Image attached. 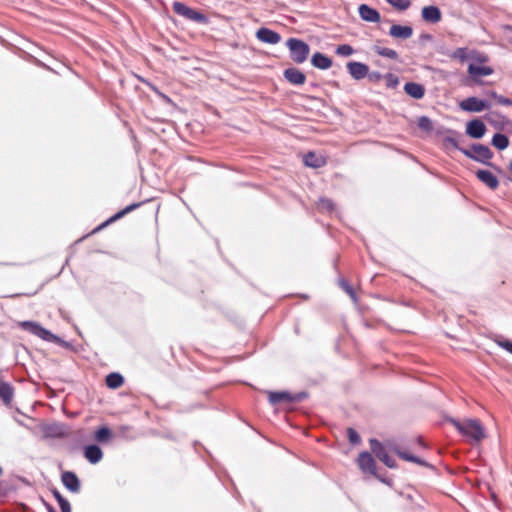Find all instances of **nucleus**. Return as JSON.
I'll list each match as a JSON object with an SVG mask.
<instances>
[{
    "mask_svg": "<svg viewBox=\"0 0 512 512\" xmlns=\"http://www.w3.org/2000/svg\"><path fill=\"white\" fill-rule=\"evenodd\" d=\"M451 423L471 444L479 443L486 438L485 429L477 419H452Z\"/></svg>",
    "mask_w": 512,
    "mask_h": 512,
    "instance_id": "nucleus-1",
    "label": "nucleus"
},
{
    "mask_svg": "<svg viewBox=\"0 0 512 512\" xmlns=\"http://www.w3.org/2000/svg\"><path fill=\"white\" fill-rule=\"evenodd\" d=\"M286 45L290 51V57L295 63H303L310 52L309 45L302 40L290 38L287 40Z\"/></svg>",
    "mask_w": 512,
    "mask_h": 512,
    "instance_id": "nucleus-2",
    "label": "nucleus"
},
{
    "mask_svg": "<svg viewBox=\"0 0 512 512\" xmlns=\"http://www.w3.org/2000/svg\"><path fill=\"white\" fill-rule=\"evenodd\" d=\"M492 103L487 99H480L477 97H468L459 103V107L466 112L480 113L484 110L490 109Z\"/></svg>",
    "mask_w": 512,
    "mask_h": 512,
    "instance_id": "nucleus-3",
    "label": "nucleus"
},
{
    "mask_svg": "<svg viewBox=\"0 0 512 512\" xmlns=\"http://www.w3.org/2000/svg\"><path fill=\"white\" fill-rule=\"evenodd\" d=\"M462 152L467 157L483 164H489V160L493 156L492 151L487 146L481 144H474L469 150L462 149Z\"/></svg>",
    "mask_w": 512,
    "mask_h": 512,
    "instance_id": "nucleus-4",
    "label": "nucleus"
},
{
    "mask_svg": "<svg viewBox=\"0 0 512 512\" xmlns=\"http://www.w3.org/2000/svg\"><path fill=\"white\" fill-rule=\"evenodd\" d=\"M173 11L176 14L185 17L186 19H189V20H192V21H195L198 23H203L206 21V16L204 14L188 7L187 5H185L182 2H178V1L174 2L173 3Z\"/></svg>",
    "mask_w": 512,
    "mask_h": 512,
    "instance_id": "nucleus-5",
    "label": "nucleus"
},
{
    "mask_svg": "<svg viewBox=\"0 0 512 512\" xmlns=\"http://www.w3.org/2000/svg\"><path fill=\"white\" fill-rule=\"evenodd\" d=\"M494 70L489 66H484L482 64H476L474 62L468 63V73L470 76V81L475 84H480V77L489 76L493 74Z\"/></svg>",
    "mask_w": 512,
    "mask_h": 512,
    "instance_id": "nucleus-6",
    "label": "nucleus"
},
{
    "mask_svg": "<svg viewBox=\"0 0 512 512\" xmlns=\"http://www.w3.org/2000/svg\"><path fill=\"white\" fill-rule=\"evenodd\" d=\"M19 326L25 331H28L44 340H49L53 336L50 331L33 321L20 322Z\"/></svg>",
    "mask_w": 512,
    "mask_h": 512,
    "instance_id": "nucleus-7",
    "label": "nucleus"
},
{
    "mask_svg": "<svg viewBox=\"0 0 512 512\" xmlns=\"http://www.w3.org/2000/svg\"><path fill=\"white\" fill-rule=\"evenodd\" d=\"M256 38L267 44H278L281 41V35L269 28L261 27L256 31Z\"/></svg>",
    "mask_w": 512,
    "mask_h": 512,
    "instance_id": "nucleus-8",
    "label": "nucleus"
},
{
    "mask_svg": "<svg viewBox=\"0 0 512 512\" xmlns=\"http://www.w3.org/2000/svg\"><path fill=\"white\" fill-rule=\"evenodd\" d=\"M61 481L70 492L78 493L80 491V480L74 472L64 471L61 474Z\"/></svg>",
    "mask_w": 512,
    "mask_h": 512,
    "instance_id": "nucleus-9",
    "label": "nucleus"
},
{
    "mask_svg": "<svg viewBox=\"0 0 512 512\" xmlns=\"http://www.w3.org/2000/svg\"><path fill=\"white\" fill-rule=\"evenodd\" d=\"M371 450L386 466L389 468L395 467V461L389 457L387 451L377 440H371Z\"/></svg>",
    "mask_w": 512,
    "mask_h": 512,
    "instance_id": "nucleus-10",
    "label": "nucleus"
},
{
    "mask_svg": "<svg viewBox=\"0 0 512 512\" xmlns=\"http://www.w3.org/2000/svg\"><path fill=\"white\" fill-rule=\"evenodd\" d=\"M466 133L472 138L480 139L486 133V126L481 120L474 119L467 123Z\"/></svg>",
    "mask_w": 512,
    "mask_h": 512,
    "instance_id": "nucleus-11",
    "label": "nucleus"
},
{
    "mask_svg": "<svg viewBox=\"0 0 512 512\" xmlns=\"http://www.w3.org/2000/svg\"><path fill=\"white\" fill-rule=\"evenodd\" d=\"M421 16L428 23H438L442 19V13L437 6H425L421 10Z\"/></svg>",
    "mask_w": 512,
    "mask_h": 512,
    "instance_id": "nucleus-12",
    "label": "nucleus"
},
{
    "mask_svg": "<svg viewBox=\"0 0 512 512\" xmlns=\"http://www.w3.org/2000/svg\"><path fill=\"white\" fill-rule=\"evenodd\" d=\"M83 454L85 459L91 464H97L103 458V451L95 444L85 446Z\"/></svg>",
    "mask_w": 512,
    "mask_h": 512,
    "instance_id": "nucleus-13",
    "label": "nucleus"
},
{
    "mask_svg": "<svg viewBox=\"0 0 512 512\" xmlns=\"http://www.w3.org/2000/svg\"><path fill=\"white\" fill-rule=\"evenodd\" d=\"M142 205L141 202L139 203H133L131 205H128L127 207H125L124 209H122L121 211L117 212L115 215H113L112 217H110L107 221H105L104 223H102L101 225H99L97 228H95L93 230V233L95 232H98L100 231L102 228L106 227L107 225H109L110 223L112 222H115L116 220L122 218L123 216H125L126 214H128L129 212L135 210L136 208L140 207Z\"/></svg>",
    "mask_w": 512,
    "mask_h": 512,
    "instance_id": "nucleus-14",
    "label": "nucleus"
},
{
    "mask_svg": "<svg viewBox=\"0 0 512 512\" xmlns=\"http://www.w3.org/2000/svg\"><path fill=\"white\" fill-rule=\"evenodd\" d=\"M284 77L294 85H302L306 81L305 74L297 68H288L284 71Z\"/></svg>",
    "mask_w": 512,
    "mask_h": 512,
    "instance_id": "nucleus-15",
    "label": "nucleus"
},
{
    "mask_svg": "<svg viewBox=\"0 0 512 512\" xmlns=\"http://www.w3.org/2000/svg\"><path fill=\"white\" fill-rule=\"evenodd\" d=\"M487 121L498 130H512V122L505 118L495 114H490L487 116Z\"/></svg>",
    "mask_w": 512,
    "mask_h": 512,
    "instance_id": "nucleus-16",
    "label": "nucleus"
},
{
    "mask_svg": "<svg viewBox=\"0 0 512 512\" xmlns=\"http://www.w3.org/2000/svg\"><path fill=\"white\" fill-rule=\"evenodd\" d=\"M358 465L360 469L365 473L374 474L375 472V463L369 453L360 454L358 458Z\"/></svg>",
    "mask_w": 512,
    "mask_h": 512,
    "instance_id": "nucleus-17",
    "label": "nucleus"
},
{
    "mask_svg": "<svg viewBox=\"0 0 512 512\" xmlns=\"http://www.w3.org/2000/svg\"><path fill=\"white\" fill-rule=\"evenodd\" d=\"M304 164L311 168H320L326 164V159L315 152H308L304 156Z\"/></svg>",
    "mask_w": 512,
    "mask_h": 512,
    "instance_id": "nucleus-18",
    "label": "nucleus"
},
{
    "mask_svg": "<svg viewBox=\"0 0 512 512\" xmlns=\"http://www.w3.org/2000/svg\"><path fill=\"white\" fill-rule=\"evenodd\" d=\"M389 34L394 38L408 39L412 36L413 30L410 26L392 25Z\"/></svg>",
    "mask_w": 512,
    "mask_h": 512,
    "instance_id": "nucleus-19",
    "label": "nucleus"
},
{
    "mask_svg": "<svg viewBox=\"0 0 512 512\" xmlns=\"http://www.w3.org/2000/svg\"><path fill=\"white\" fill-rule=\"evenodd\" d=\"M358 10L361 18L365 21L378 22L380 20L378 11L367 5H360Z\"/></svg>",
    "mask_w": 512,
    "mask_h": 512,
    "instance_id": "nucleus-20",
    "label": "nucleus"
},
{
    "mask_svg": "<svg viewBox=\"0 0 512 512\" xmlns=\"http://www.w3.org/2000/svg\"><path fill=\"white\" fill-rule=\"evenodd\" d=\"M478 179L491 189H496L499 185L497 178L487 170H478L476 173Z\"/></svg>",
    "mask_w": 512,
    "mask_h": 512,
    "instance_id": "nucleus-21",
    "label": "nucleus"
},
{
    "mask_svg": "<svg viewBox=\"0 0 512 512\" xmlns=\"http://www.w3.org/2000/svg\"><path fill=\"white\" fill-rule=\"evenodd\" d=\"M314 67L325 70L332 66V60L324 54L317 52L311 58Z\"/></svg>",
    "mask_w": 512,
    "mask_h": 512,
    "instance_id": "nucleus-22",
    "label": "nucleus"
},
{
    "mask_svg": "<svg viewBox=\"0 0 512 512\" xmlns=\"http://www.w3.org/2000/svg\"><path fill=\"white\" fill-rule=\"evenodd\" d=\"M0 399L4 402L6 405H10L13 399V388L12 386L0 380Z\"/></svg>",
    "mask_w": 512,
    "mask_h": 512,
    "instance_id": "nucleus-23",
    "label": "nucleus"
},
{
    "mask_svg": "<svg viewBox=\"0 0 512 512\" xmlns=\"http://www.w3.org/2000/svg\"><path fill=\"white\" fill-rule=\"evenodd\" d=\"M112 437L113 433L111 429L108 428L107 426L99 427L94 432V440L97 441L98 443H108L112 439Z\"/></svg>",
    "mask_w": 512,
    "mask_h": 512,
    "instance_id": "nucleus-24",
    "label": "nucleus"
},
{
    "mask_svg": "<svg viewBox=\"0 0 512 512\" xmlns=\"http://www.w3.org/2000/svg\"><path fill=\"white\" fill-rule=\"evenodd\" d=\"M268 400L275 405L281 402H291L293 397L288 392H268Z\"/></svg>",
    "mask_w": 512,
    "mask_h": 512,
    "instance_id": "nucleus-25",
    "label": "nucleus"
},
{
    "mask_svg": "<svg viewBox=\"0 0 512 512\" xmlns=\"http://www.w3.org/2000/svg\"><path fill=\"white\" fill-rule=\"evenodd\" d=\"M105 382L107 387L117 389L123 385L124 378L121 374L113 372L106 376Z\"/></svg>",
    "mask_w": 512,
    "mask_h": 512,
    "instance_id": "nucleus-26",
    "label": "nucleus"
},
{
    "mask_svg": "<svg viewBox=\"0 0 512 512\" xmlns=\"http://www.w3.org/2000/svg\"><path fill=\"white\" fill-rule=\"evenodd\" d=\"M406 93L415 99H421L424 96V88L417 83H407L404 87Z\"/></svg>",
    "mask_w": 512,
    "mask_h": 512,
    "instance_id": "nucleus-27",
    "label": "nucleus"
},
{
    "mask_svg": "<svg viewBox=\"0 0 512 512\" xmlns=\"http://www.w3.org/2000/svg\"><path fill=\"white\" fill-rule=\"evenodd\" d=\"M391 450L393 452H395L400 458H402L403 460H406V461H410V462H414V463H417V464H420V465H426V463L424 461H422L420 458L406 452V451H403L397 447H392Z\"/></svg>",
    "mask_w": 512,
    "mask_h": 512,
    "instance_id": "nucleus-28",
    "label": "nucleus"
},
{
    "mask_svg": "<svg viewBox=\"0 0 512 512\" xmlns=\"http://www.w3.org/2000/svg\"><path fill=\"white\" fill-rule=\"evenodd\" d=\"M52 494L56 499L57 503L59 504L61 512H72L69 501L66 498H64L58 490H53Z\"/></svg>",
    "mask_w": 512,
    "mask_h": 512,
    "instance_id": "nucleus-29",
    "label": "nucleus"
},
{
    "mask_svg": "<svg viewBox=\"0 0 512 512\" xmlns=\"http://www.w3.org/2000/svg\"><path fill=\"white\" fill-rule=\"evenodd\" d=\"M487 95V100H490L492 102V100L495 101V103L497 104H500V105H504V106H512V100L509 99V98H506L502 95H499L497 94L496 92L494 91H489L486 93Z\"/></svg>",
    "mask_w": 512,
    "mask_h": 512,
    "instance_id": "nucleus-30",
    "label": "nucleus"
},
{
    "mask_svg": "<svg viewBox=\"0 0 512 512\" xmlns=\"http://www.w3.org/2000/svg\"><path fill=\"white\" fill-rule=\"evenodd\" d=\"M492 145L499 150H504L509 145L508 138L503 134H495L492 138Z\"/></svg>",
    "mask_w": 512,
    "mask_h": 512,
    "instance_id": "nucleus-31",
    "label": "nucleus"
},
{
    "mask_svg": "<svg viewBox=\"0 0 512 512\" xmlns=\"http://www.w3.org/2000/svg\"><path fill=\"white\" fill-rule=\"evenodd\" d=\"M488 61V56L484 53L477 51H470L468 54V62H474L476 64H484Z\"/></svg>",
    "mask_w": 512,
    "mask_h": 512,
    "instance_id": "nucleus-32",
    "label": "nucleus"
},
{
    "mask_svg": "<svg viewBox=\"0 0 512 512\" xmlns=\"http://www.w3.org/2000/svg\"><path fill=\"white\" fill-rule=\"evenodd\" d=\"M369 68L365 64L354 62V79H361L368 76Z\"/></svg>",
    "mask_w": 512,
    "mask_h": 512,
    "instance_id": "nucleus-33",
    "label": "nucleus"
},
{
    "mask_svg": "<svg viewBox=\"0 0 512 512\" xmlns=\"http://www.w3.org/2000/svg\"><path fill=\"white\" fill-rule=\"evenodd\" d=\"M394 8L404 11L411 6L410 0H386Z\"/></svg>",
    "mask_w": 512,
    "mask_h": 512,
    "instance_id": "nucleus-34",
    "label": "nucleus"
},
{
    "mask_svg": "<svg viewBox=\"0 0 512 512\" xmlns=\"http://www.w3.org/2000/svg\"><path fill=\"white\" fill-rule=\"evenodd\" d=\"M418 127L426 132H430L433 128L431 120L426 116H421L417 119Z\"/></svg>",
    "mask_w": 512,
    "mask_h": 512,
    "instance_id": "nucleus-35",
    "label": "nucleus"
},
{
    "mask_svg": "<svg viewBox=\"0 0 512 512\" xmlns=\"http://www.w3.org/2000/svg\"><path fill=\"white\" fill-rule=\"evenodd\" d=\"M384 79L388 88H395L399 84L397 76L393 74H387Z\"/></svg>",
    "mask_w": 512,
    "mask_h": 512,
    "instance_id": "nucleus-36",
    "label": "nucleus"
},
{
    "mask_svg": "<svg viewBox=\"0 0 512 512\" xmlns=\"http://www.w3.org/2000/svg\"><path fill=\"white\" fill-rule=\"evenodd\" d=\"M470 51H467L466 49L459 48L454 52V58L459 59L460 61H468V54Z\"/></svg>",
    "mask_w": 512,
    "mask_h": 512,
    "instance_id": "nucleus-37",
    "label": "nucleus"
},
{
    "mask_svg": "<svg viewBox=\"0 0 512 512\" xmlns=\"http://www.w3.org/2000/svg\"><path fill=\"white\" fill-rule=\"evenodd\" d=\"M378 53L382 56H385V57H388L391 59H396L398 56L397 52L390 48H381L378 50Z\"/></svg>",
    "mask_w": 512,
    "mask_h": 512,
    "instance_id": "nucleus-38",
    "label": "nucleus"
},
{
    "mask_svg": "<svg viewBox=\"0 0 512 512\" xmlns=\"http://www.w3.org/2000/svg\"><path fill=\"white\" fill-rule=\"evenodd\" d=\"M336 53L342 56H349L352 54V47L350 45H340L336 49Z\"/></svg>",
    "mask_w": 512,
    "mask_h": 512,
    "instance_id": "nucleus-39",
    "label": "nucleus"
},
{
    "mask_svg": "<svg viewBox=\"0 0 512 512\" xmlns=\"http://www.w3.org/2000/svg\"><path fill=\"white\" fill-rule=\"evenodd\" d=\"M333 203L329 199H320L318 202V207L322 210L331 211L333 210Z\"/></svg>",
    "mask_w": 512,
    "mask_h": 512,
    "instance_id": "nucleus-40",
    "label": "nucleus"
},
{
    "mask_svg": "<svg viewBox=\"0 0 512 512\" xmlns=\"http://www.w3.org/2000/svg\"><path fill=\"white\" fill-rule=\"evenodd\" d=\"M367 77L372 82H378L382 78L381 74L378 73V72H372V73L368 72V76Z\"/></svg>",
    "mask_w": 512,
    "mask_h": 512,
    "instance_id": "nucleus-41",
    "label": "nucleus"
},
{
    "mask_svg": "<svg viewBox=\"0 0 512 512\" xmlns=\"http://www.w3.org/2000/svg\"><path fill=\"white\" fill-rule=\"evenodd\" d=\"M341 287L346 291L347 294L352 296V288L350 287L349 283L345 280H340Z\"/></svg>",
    "mask_w": 512,
    "mask_h": 512,
    "instance_id": "nucleus-42",
    "label": "nucleus"
},
{
    "mask_svg": "<svg viewBox=\"0 0 512 512\" xmlns=\"http://www.w3.org/2000/svg\"><path fill=\"white\" fill-rule=\"evenodd\" d=\"M498 344L506 349L508 352H510L512 354V342L510 341H501V342H498Z\"/></svg>",
    "mask_w": 512,
    "mask_h": 512,
    "instance_id": "nucleus-43",
    "label": "nucleus"
},
{
    "mask_svg": "<svg viewBox=\"0 0 512 512\" xmlns=\"http://www.w3.org/2000/svg\"><path fill=\"white\" fill-rule=\"evenodd\" d=\"M346 438L349 441V443H352V427H348L346 429Z\"/></svg>",
    "mask_w": 512,
    "mask_h": 512,
    "instance_id": "nucleus-44",
    "label": "nucleus"
},
{
    "mask_svg": "<svg viewBox=\"0 0 512 512\" xmlns=\"http://www.w3.org/2000/svg\"><path fill=\"white\" fill-rule=\"evenodd\" d=\"M506 38L510 43H512V27H508L506 29Z\"/></svg>",
    "mask_w": 512,
    "mask_h": 512,
    "instance_id": "nucleus-45",
    "label": "nucleus"
},
{
    "mask_svg": "<svg viewBox=\"0 0 512 512\" xmlns=\"http://www.w3.org/2000/svg\"><path fill=\"white\" fill-rule=\"evenodd\" d=\"M346 68L349 71V73L352 75V61L347 62Z\"/></svg>",
    "mask_w": 512,
    "mask_h": 512,
    "instance_id": "nucleus-46",
    "label": "nucleus"
},
{
    "mask_svg": "<svg viewBox=\"0 0 512 512\" xmlns=\"http://www.w3.org/2000/svg\"><path fill=\"white\" fill-rule=\"evenodd\" d=\"M447 142L451 143L453 146H457L455 140H453L451 138L447 139Z\"/></svg>",
    "mask_w": 512,
    "mask_h": 512,
    "instance_id": "nucleus-47",
    "label": "nucleus"
},
{
    "mask_svg": "<svg viewBox=\"0 0 512 512\" xmlns=\"http://www.w3.org/2000/svg\"><path fill=\"white\" fill-rule=\"evenodd\" d=\"M50 430H51L54 434H56L57 426L51 427V428H50Z\"/></svg>",
    "mask_w": 512,
    "mask_h": 512,
    "instance_id": "nucleus-48",
    "label": "nucleus"
},
{
    "mask_svg": "<svg viewBox=\"0 0 512 512\" xmlns=\"http://www.w3.org/2000/svg\"><path fill=\"white\" fill-rule=\"evenodd\" d=\"M353 439H354V445H355L356 442L358 441V437H357V435L355 433H354Z\"/></svg>",
    "mask_w": 512,
    "mask_h": 512,
    "instance_id": "nucleus-49",
    "label": "nucleus"
},
{
    "mask_svg": "<svg viewBox=\"0 0 512 512\" xmlns=\"http://www.w3.org/2000/svg\"><path fill=\"white\" fill-rule=\"evenodd\" d=\"M342 451H343L345 454H347V453L349 452V449H345V448H343V450H342Z\"/></svg>",
    "mask_w": 512,
    "mask_h": 512,
    "instance_id": "nucleus-50",
    "label": "nucleus"
},
{
    "mask_svg": "<svg viewBox=\"0 0 512 512\" xmlns=\"http://www.w3.org/2000/svg\"><path fill=\"white\" fill-rule=\"evenodd\" d=\"M509 170L512 172V161L509 164Z\"/></svg>",
    "mask_w": 512,
    "mask_h": 512,
    "instance_id": "nucleus-51",
    "label": "nucleus"
},
{
    "mask_svg": "<svg viewBox=\"0 0 512 512\" xmlns=\"http://www.w3.org/2000/svg\"><path fill=\"white\" fill-rule=\"evenodd\" d=\"M49 512H56V511L52 507H50Z\"/></svg>",
    "mask_w": 512,
    "mask_h": 512,
    "instance_id": "nucleus-52",
    "label": "nucleus"
},
{
    "mask_svg": "<svg viewBox=\"0 0 512 512\" xmlns=\"http://www.w3.org/2000/svg\"><path fill=\"white\" fill-rule=\"evenodd\" d=\"M2 475V468L0 467V476Z\"/></svg>",
    "mask_w": 512,
    "mask_h": 512,
    "instance_id": "nucleus-53",
    "label": "nucleus"
}]
</instances>
